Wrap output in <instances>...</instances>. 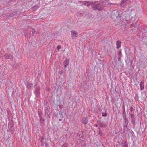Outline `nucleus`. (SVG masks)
<instances>
[{
	"instance_id": "obj_2",
	"label": "nucleus",
	"mask_w": 147,
	"mask_h": 147,
	"mask_svg": "<svg viewBox=\"0 0 147 147\" xmlns=\"http://www.w3.org/2000/svg\"><path fill=\"white\" fill-rule=\"evenodd\" d=\"M45 113L48 117L50 115V108L49 106L47 105L45 108Z\"/></svg>"
},
{
	"instance_id": "obj_23",
	"label": "nucleus",
	"mask_w": 147,
	"mask_h": 147,
	"mask_svg": "<svg viewBox=\"0 0 147 147\" xmlns=\"http://www.w3.org/2000/svg\"><path fill=\"white\" fill-rule=\"evenodd\" d=\"M61 147H68V144L67 143H65L63 144Z\"/></svg>"
},
{
	"instance_id": "obj_22",
	"label": "nucleus",
	"mask_w": 147,
	"mask_h": 147,
	"mask_svg": "<svg viewBox=\"0 0 147 147\" xmlns=\"http://www.w3.org/2000/svg\"><path fill=\"white\" fill-rule=\"evenodd\" d=\"M131 118L132 120L135 119V117L134 115L133 114H131Z\"/></svg>"
},
{
	"instance_id": "obj_7",
	"label": "nucleus",
	"mask_w": 147,
	"mask_h": 147,
	"mask_svg": "<svg viewBox=\"0 0 147 147\" xmlns=\"http://www.w3.org/2000/svg\"><path fill=\"white\" fill-rule=\"evenodd\" d=\"M97 123L100 126V127H105L107 126V125L105 124L101 123V121L100 120H97Z\"/></svg>"
},
{
	"instance_id": "obj_29",
	"label": "nucleus",
	"mask_w": 147,
	"mask_h": 147,
	"mask_svg": "<svg viewBox=\"0 0 147 147\" xmlns=\"http://www.w3.org/2000/svg\"><path fill=\"white\" fill-rule=\"evenodd\" d=\"M133 60H131L130 59H129V61L130 62V65L131 66L133 63Z\"/></svg>"
},
{
	"instance_id": "obj_26",
	"label": "nucleus",
	"mask_w": 147,
	"mask_h": 147,
	"mask_svg": "<svg viewBox=\"0 0 147 147\" xmlns=\"http://www.w3.org/2000/svg\"><path fill=\"white\" fill-rule=\"evenodd\" d=\"M39 7V6L38 5H36L34 7V9H37Z\"/></svg>"
},
{
	"instance_id": "obj_30",
	"label": "nucleus",
	"mask_w": 147,
	"mask_h": 147,
	"mask_svg": "<svg viewBox=\"0 0 147 147\" xmlns=\"http://www.w3.org/2000/svg\"><path fill=\"white\" fill-rule=\"evenodd\" d=\"M130 111L131 112H132V111H133L134 109V108L132 107H130Z\"/></svg>"
},
{
	"instance_id": "obj_27",
	"label": "nucleus",
	"mask_w": 147,
	"mask_h": 147,
	"mask_svg": "<svg viewBox=\"0 0 147 147\" xmlns=\"http://www.w3.org/2000/svg\"><path fill=\"white\" fill-rule=\"evenodd\" d=\"M102 115L103 116H106L107 115L106 113H102Z\"/></svg>"
},
{
	"instance_id": "obj_33",
	"label": "nucleus",
	"mask_w": 147,
	"mask_h": 147,
	"mask_svg": "<svg viewBox=\"0 0 147 147\" xmlns=\"http://www.w3.org/2000/svg\"><path fill=\"white\" fill-rule=\"evenodd\" d=\"M121 57H118V61H121Z\"/></svg>"
},
{
	"instance_id": "obj_32",
	"label": "nucleus",
	"mask_w": 147,
	"mask_h": 147,
	"mask_svg": "<svg viewBox=\"0 0 147 147\" xmlns=\"http://www.w3.org/2000/svg\"><path fill=\"white\" fill-rule=\"evenodd\" d=\"M63 73V71H60L59 72V74L60 75H61Z\"/></svg>"
},
{
	"instance_id": "obj_1",
	"label": "nucleus",
	"mask_w": 147,
	"mask_h": 147,
	"mask_svg": "<svg viewBox=\"0 0 147 147\" xmlns=\"http://www.w3.org/2000/svg\"><path fill=\"white\" fill-rule=\"evenodd\" d=\"M82 3L83 5H86L88 6L91 5L92 8L94 10H97L99 11L102 9V8L104 6L103 2L98 4H96L90 1H85Z\"/></svg>"
},
{
	"instance_id": "obj_20",
	"label": "nucleus",
	"mask_w": 147,
	"mask_h": 147,
	"mask_svg": "<svg viewBox=\"0 0 147 147\" xmlns=\"http://www.w3.org/2000/svg\"><path fill=\"white\" fill-rule=\"evenodd\" d=\"M113 13H114L115 14V16L117 17V16H118L119 15V13L117 11H113Z\"/></svg>"
},
{
	"instance_id": "obj_15",
	"label": "nucleus",
	"mask_w": 147,
	"mask_h": 147,
	"mask_svg": "<svg viewBox=\"0 0 147 147\" xmlns=\"http://www.w3.org/2000/svg\"><path fill=\"white\" fill-rule=\"evenodd\" d=\"M39 118L40 123H43L44 121V119L43 118L42 116L40 117Z\"/></svg>"
},
{
	"instance_id": "obj_12",
	"label": "nucleus",
	"mask_w": 147,
	"mask_h": 147,
	"mask_svg": "<svg viewBox=\"0 0 147 147\" xmlns=\"http://www.w3.org/2000/svg\"><path fill=\"white\" fill-rule=\"evenodd\" d=\"M72 37H77V33L74 30H72L71 32Z\"/></svg>"
},
{
	"instance_id": "obj_35",
	"label": "nucleus",
	"mask_w": 147,
	"mask_h": 147,
	"mask_svg": "<svg viewBox=\"0 0 147 147\" xmlns=\"http://www.w3.org/2000/svg\"><path fill=\"white\" fill-rule=\"evenodd\" d=\"M135 119H134L133 120H132V122H135Z\"/></svg>"
},
{
	"instance_id": "obj_13",
	"label": "nucleus",
	"mask_w": 147,
	"mask_h": 147,
	"mask_svg": "<svg viewBox=\"0 0 147 147\" xmlns=\"http://www.w3.org/2000/svg\"><path fill=\"white\" fill-rule=\"evenodd\" d=\"M28 89H31L33 87V85L30 83L26 85Z\"/></svg>"
},
{
	"instance_id": "obj_21",
	"label": "nucleus",
	"mask_w": 147,
	"mask_h": 147,
	"mask_svg": "<svg viewBox=\"0 0 147 147\" xmlns=\"http://www.w3.org/2000/svg\"><path fill=\"white\" fill-rule=\"evenodd\" d=\"M83 135H82V134L81 133L79 135V139L80 140H81L83 138Z\"/></svg>"
},
{
	"instance_id": "obj_10",
	"label": "nucleus",
	"mask_w": 147,
	"mask_h": 147,
	"mask_svg": "<svg viewBox=\"0 0 147 147\" xmlns=\"http://www.w3.org/2000/svg\"><path fill=\"white\" fill-rule=\"evenodd\" d=\"M121 42L120 41L118 40L116 42V48L117 49L121 47Z\"/></svg>"
},
{
	"instance_id": "obj_31",
	"label": "nucleus",
	"mask_w": 147,
	"mask_h": 147,
	"mask_svg": "<svg viewBox=\"0 0 147 147\" xmlns=\"http://www.w3.org/2000/svg\"><path fill=\"white\" fill-rule=\"evenodd\" d=\"M45 147H49V144L47 143H46Z\"/></svg>"
},
{
	"instance_id": "obj_18",
	"label": "nucleus",
	"mask_w": 147,
	"mask_h": 147,
	"mask_svg": "<svg viewBox=\"0 0 147 147\" xmlns=\"http://www.w3.org/2000/svg\"><path fill=\"white\" fill-rule=\"evenodd\" d=\"M122 115L123 117V119L124 118H126V113L125 112V109H124V111L123 112Z\"/></svg>"
},
{
	"instance_id": "obj_17",
	"label": "nucleus",
	"mask_w": 147,
	"mask_h": 147,
	"mask_svg": "<svg viewBox=\"0 0 147 147\" xmlns=\"http://www.w3.org/2000/svg\"><path fill=\"white\" fill-rule=\"evenodd\" d=\"M142 32H143V34H144V35L147 37V30L144 29L143 30Z\"/></svg>"
},
{
	"instance_id": "obj_6",
	"label": "nucleus",
	"mask_w": 147,
	"mask_h": 147,
	"mask_svg": "<svg viewBox=\"0 0 147 147\" xmlns=\"http://www.w3.org/2000/svg\"><path fill=\"white\" fill-rule=\"evenodd\" d=\"M17 12H13L12 13H10L9 14V15H8L7 16L8 17H9V16L10 17H12L13 18H15V17L17 16Z\"/></svg>"
},
{
	"instance_id": "obj_11",
	"label": "nucleus",
	"mask_w": 147,
	"mask_h": 147,
	"mask_svg": "<svg viewBox=\"0 0 147 147\" xmlns=\"http://www.w3.org/2000/svg\"><path fill=\"white\" fill-rule=\"evenodd\" d=\"M69 60L68 59H65L64 63V67L65 68L67 66L69 65Z\"/></svg>"
},
{
	"instance_id": "obj_14",
	"label": "nucleus",
	"mask_w": 147,
	"mask_h": 147,
	"mask_svg": "<svg viewBox=\"0 0 147 147\" xmlns=\"http://www.w3.org/2000/svg\"><path fill=\"white\" fill-rule=\"evenodd\" d=\"M38 114L39 115V117L42 116V111L40 109L38 110Z\"/></svg>"
},
{
	"instance_id": "obj_5",
	"label": "nucleus",
	"mask_w": 147,
	"mask_h": 147,
	"mask_svg": "<svg viewBox=\"0 0 147 147\" xmlns=\"http://www.w3.org/2000/svg\"><path fill=\"white\" fill-rule=\"evenodd\" d=\"M81 122L84 125H86L88 123V119L87 117H85L82 118L81 120Z\"/></svg>"
},
{
	"instance_id": "obj_24",
	"label": "nucleus",
	"mask_w": 147,
	"mask_h": 147,
	"mask_svg": "<svg viewBox=\"0 0 147 147\" xmlns=\"http://www.w3.org/2000/svg\"><path fill=\"white\" fill-rule=\"evenodd\" d=\"M32 35L33 36H35L34 33H36V31H34V30H33V31H32Z\"/></svg>"
},
{
	"instance_id": "obj_34",
	"label": "nucleus",
	"mask_w": 147,
	"mask_h": 147,
	"mask_svg": "<svg viewBox=\"0 0 147 147\" xmlns=\"http://www.w3.org/2000/svg\"><path fill=\"white\" fill-rule=\"evenodd\" d=\"M94 126H95V127H97V126H97V124H95L94 125Z\"/></svg>"
},
{
	"instance_id": "obj_9",
	"label": "nucleus",
	"mask_w": 147,
	"mask_h": 147,
	"mask_svg": "<svg viewBox=\"0 0 147 147\" xmlns=\"http://www.w3.org/2000/svg\"><path fill=\"white\" fill-rule=\"evenodd\" d=\"M144 81H142L140 83V89L142 90H143L144 88Z\"/></svg>"
},
{
	"instance_id": "obj_25",
	"label": "nucleus",
	"mask_w": 147,
	"mask_h": 147,
	"mask_svg": "<svg viewBox=\"0 0 147 147\" xmlns=\"http://www.w3.org/2000/svg\"><path fill=\"white\" fill-rule=\"evenodd\" d=\"M43 140H44V138L42 137V139L41 140V145H42V146H43L44 145V143L43 142Z\"/></svg>"
},
{
	"instance_id": "obj_4",
	"label": "nucleus",
	"mask_w": 147,
	"mask_h": 147,
	"mask_svg": "<svg viewBox=\"0 0 147 147\" xmlns=\"http://www.w3.org/2000/svg\"><path fill=\"white\" fill-rule=\"evenodd\" d=\"M124 122L123 124V127H124L127 128V126L129 123V121L127 118H124Z\"/></svg>"
},
{
	"instance_id": "obj_19",
	"label": "nucleus",
	"mask_w": 147,
	"mask_h": 147,
	"mask_svg": "<svg viewBox=\"0 0 147 147\" xmlns=\"http://www.w3.org/2000/svg\"><path fill=\"white\" fill-rule=\"evenodd\" d=\"M118 55V57H121L122 56V54L121 51H119Z\"/></svg>"
},
{
	"instance_id": "obj_8",
	"label": "nucleus",
	"mask_w": 147,
	"mask_h": 147,
	"mask_svg": "<svg viewBox=\"0 0 147 147\" xmlns=\"http://www.w3.org/2000/svg\"><path fill=\"white\" fill-rule=\"evenodd\" d=\"M4 57L6 59H12V55H11L8 54H5Z\"/></svg>"
},
{
	"instance_id": "obj_16",
	"label": "nucleus",
	"mask_w": 147,
	"mask_h": 147,
	"mask_svg": "<svg viewBox=\"0 0 147 147\" xmlns=\"http://www.w3.org/2000/svg\"><path fill=\"white\" fill-rule=\"evenodd\" d=\"M127 143V142L125 141L124 143L122 144V147H128Z\"/></svg>"
},
{
	"instance_id": "obj_3",
	"label": "nucleus",
	"mask_w": 147,
	"mask_h": 147,
	"mask_svg": "<svg viewBox=\"0 0 147 147\" xmlns=\"http://www.w3.org/2000/svg\"><path fill=\"white\" fill-rule=\"evenodd\" d=\"M40 88L39 86H37L35 88L34 93L36 96H38L40 94Z\"/></svg>"
},
{
	"instance_id": "obj_28",
	"label": "nucleus",
	"mask_w": 147,
	"mask_h": 147,
	"mask_svg": "<svg viewBox=\"0 0 147 147\" xmlns=\"http://www.w3.org/2000/svg\"><path fill=\"white\" fill-rule=\"evenodd\" d=\"M61 46L59 45H58L57 46V48L58 49V50H59L61 48Z\"/></svg>"
}]
</instances>
